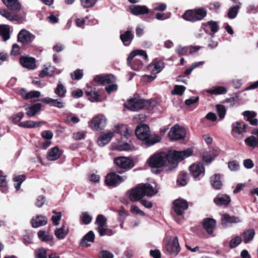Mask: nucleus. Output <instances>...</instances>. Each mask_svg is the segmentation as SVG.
<instances>
[{"instance_id":"f257e3e1","label":"nucleus","mask_w":258,"mask_h":258,"mask_svg":"<svg viewBox=\"0 0 258 258\" xmlns=\"http://www.w3.org/2000/svg\"><path fill=\"white\" fill-rule=\"evenodd\" d=\"M192 149L188 148L181 151H169L167 153L161 152L157 153L150 157L148 160L149 165L152 168L154 173H158L161 168L167 163L171 164L172 168L175 167L177 162L191 156Z\"/></svg>"},{"instance_id":"f03ea898","label":"nucleus","mask_w":258,"mask_h":258,"mask_svg":"<svg viewBox=\"0 0 258 258\" xmlns=\"http://www.w3.org/2000/svg\"><path fill=\"white\" fill-rule=\"evenodd\" d=\"M135 134L137 138L145 142V144L150 146L153 145L160 141L159 136L150 137V132L149 126L146 124H142L136 128Z\"/></svg>"},{"instance_id":"7ed1b4c3","label":"nucleus","mask_w":258,"mask_h":258,"mask_svg":"<svg viewBox=\"0 0 258 258\" xmlns=\"http://www.w3.org/2000/svg\"><path fill=\"white\" fill-rule=\"evenodd\" d=\"M138 56H142L144 59H147L148 57L145 51L136 50L130 53L127 60L128 65L136 71L141 70L143 67V63Z\"/></svg>"},{"instance_id":"20e7f679","label":"nucleus","mask_w":258,"mask_h":258,"mask_svg":"<svg viewBox=\"0 0 258 258\" xmlns=\"http://www.w3.org/2000/svg\"><path fill=\"white\" fill-rule=\"evenodd\" d=\"M207 15V10L205 8L201 7L186 11L183 14L182 18L186 21L195 22L202 20Z\"/></svg>"},{"instance_id":"39448f33","label":"nucleus","mask_w":258,"mask_h":258,"mask_svg":"<svg viewBox=\"0 0 258 258\" xmlns=\"http://www.w3.org/2000/svg\"><path fill=\"white\" fill-rule=\"evenodd\" d=\"M151 101L140 98H134L130 99L125 104V106L132 111H137L140 109H150Z\"/></svg>"},{"instance_id":"423d86ee","label":"nucleus","mask_w":258,"mask_h":258,"mask_svg":"<svg viewBox=\"0 0 258 258\" xmlns=\"http://www.w3.org/2000/svg\"><path fill=\"white\" fill-rule=\"evenodd\" d=\"M106 117L101 114L95 116L88 123L89 126L93 131H99L103 130L106 125Z\"/></svg>"},{"instance_id":"0eeeda50","label":"nucleus","mask_w":258,"mask_h":258,"mask_svg":"<svg viewBox=\"0 0 258 258\" xmlns=\"http://www.w3.org/2000/svg\"><path fill=\"white\" fill-rule=\"evenodd\" d=\"M185 135V129L178 124H175L172 126L168 133V136L171 140H183Z\"/></svg>"},{"instance_id":"6e6552de","label":"nucleus","mask_w":258,"mask_h":258,"mask_svg":"<svg viewBox=\"0 0 258 258\" xmlns=\"http://www.w3.org/2000/svg\"><path fill=\"white\" fill-rule=\"evenodd\" d=\"M245 124L237 121L232 124V135L237 140H241L244 137L246 132Z\"/></svg>"},{"instance_id":"1a4fd4ad","label":"nucleus","mask_w":258,"mask_h":258,"mask_svg":"<svg viewBox=\"0 0 258 258\" xmlns=\"http://www.w3.org/2000/svg\"><path fill=\"white\" fill-rule=\"evenodd\" d=\"M85 92L91 102H97L102 101L100 93L96 88L87 85L85 88Z\"/></svg>"},{"instance_id":"9d476101","label":"nucleus","mask_w":258,"mask_h":258,"mask_svg":"<svg viewBox=\"0 0 258 258\" xmlns=\"http://www.w3.org/2000/svg\"><path fill=\"white\" fill-rule=\"evenodd\" d=\"M125 179V177L119 176L113 172H110L107 174L105 182L108 186H116L123 182Z\"/></svg>"},{"instance_id":"9b49d317","label":"nucleus","mask_w":258,"mask_h":258,"mask_svg":"<svg viewBox=\"0 0 258 258\" xmlns=\"http://www.w3.org/2000/svg\"><path fill=\"white\" fill-rule=\"evenodd\" d=\"M35 38V36L25 29L21 30L18 34V40L23 45H27L32 43Z\"/></svg>"},{"instance_id":"f8f14e48","label":"nucleus","mask_w":258,"mask_h":258,"mask_svg":"<svg viewBox=\"0 0 258 258\" xmlns=\"http://www.w3.org/2000/svg\"><path fill=\"white\" fill-rule=\"evenodd\" d=\"M168 238L169 240L166 246V250L169 254L176 255L180 250L178 237L175 236L172 239L170 237Z\"/></svg>"},{"instance_id":"ddd939ff","label":"nucleus","mask_w":258,"mask_h":258,"mask_svg":"<svg viewBox=\"0 0 258 258\" xmlns=\"http://www.w3.org/2000/svg\"><path fill=\"white\" fill-rule=\"evenodd\" d=\"M173 210L178 216H181L184 211L188 208L187 202L182 199H178L173 202Z\"/></svg>"},{"instance_id":"4468645a","label":"nucleus","mask_w":258,"mask_h":258,"mask_svg":"<svg viewBox=\"0 0 258 258\" xmlns=\"http://www.w3.org/2000/svg\"><path fill=\"white\" fill-rule=\"evenodd\" d=\"M189 169L191 176L194 178L203 177L205 174V168L201 163L193 164Z\"/></svg>"},{"instance_id":"2eb2a0df","label":"nucleus","mask_w":258,"mask_h":258,"mask_svg":"<svg viewBox=\"0 0 258 258\" xmlns=\"http://www.w3.org/2000/svg\"><path fill=\"white\" fill-rule=\"evenodd\" d=\"M60 71H57L56 69L50 64H45L39 74V77L44 78L46 76L52 77L54 74H59Z\"/></svg>"},{"instance_id":"dca6fc26","label":"nucleus","mask_w":258,"mask_h":258,"mask_svg":"<svg viewBox=\"0 0 258 258\" xmlns=\"http://www.w3.org/2000/svg\"><path fill=\"white\" fill-rule=\"evenodd\" d=\"M114 162L116 165L123 169H131L134 166L133 161L125 157H119L114 159Z\"/></svg>"},{"instance_id":"f3484780","label":"nucleus","mask_w":258,"mask_h":258,"mask_svg":"<svg viewBox=\"0 0 258 258\" xmlns=\"http://www.w3.org/2000/svg\"><path fill=\"white\" fill-rule=\"evenodd\" d=\"M94 80L97 83L102 85H110L115 83L116 82L115 77L112 75H107L106 76L98 75L95 77Z\"/></svg>"},{"instance_id":"a211bd4d","label":"nucleus","mask_w":258,"mask_h":258,"mask_svg":"<svg viewBox=\"0 0 258 258\" xmlns=\"http://www.w3.org/2000/svg\"><path fill=\"white\" fill-rule=\"evenodd\" d=\"M230 202V197L226 194H218L214 199V203L218 206L226 207Z\"/></svg>"},{"instance_id":"6ab92c4d","label":"nucleus","mask_w":258,"mask_h":258,"mask_svg":"<svg viewBox=\"0 0 258 258\" xmlns=\"http://www.w3.org/2000/svg\"><path fill=\"white\" fill-rule=\"evenodd\" d=\"M241 221L239 217L231 216L227 214H224L221 217V224L225 227L227 226L229 224H236Z\"/></svg>"},{"instance_id":"aec40b11","label":"nucleus","mask_w":258,"mask_h":258,"mask_svg":"<svg viewBox=\"0 0 258 258\" xmlns=\"http://www.w3.org/2000/svg\"><path fill=\"white\" fill-rule=\"evenodd\" d=\"M20 62L23 67L29 70H33L36 68V60L32 57L22 56L20 58Z\"/></svg>"},{"instance_id":"412c9836","label":"nucleus","mask_w":258,"mask_h":258,"mask_svg":"<svg viewBox=\"0 0 258 258\" xmlns=\"http://www.w3.org/2000/svg\"><path fill=\"white\" fill-rule=\"evenodd\" d=\"M254 136H251L245 139V144L253 149L258 147V131L254 130L252 132Z\"/></svg>"},{"instance_id":"4be33fe9","label":"nucleus","mask_w":258,"mask_h":258,"mask_svg":"<svg viewBox=\"0 0 258 258\" xmlns=\"http://www.w3.org/2000/svg\"><path fill=\"white\" fill-rule=\"evenodd\" d=\"M143 192L139 184L136 188L129 191V198L132 201H139L144 197Z\"/></svg>"},{"instance_id":"5701e85b","label":"nucleus","mask_w":258,"mask_h":258,"mask_svg":"<svg viewBox=\"0 0 258 258\" xmlns=\"http://www.w3.org/2000/svg\"><path fill=\"white\" fill-rule=\"evenodd\" d=\"M131 12L134 15H144L148 14L149 10L146 6H132L130 7Z\"/></svg>"},{"instance_id":"b1692460","label":"nucleus","mask_w":258,"mask_h":258,"mask_svg":"<svg viewBox=\"0 0 258 258\" xmlns=\"http://www.w3.org/2000/svg\"><path fill=\"white\" fill-rule=\"evenodd\" d=\"M114 136V132H109L102 134L99 137L97 143L100 146H104L107 144Z\"/></svg>"},{"instance_id":"393cba45","label":"nucleus","mask_w":258,"mask_h":258,"mask_svg":"<svg viewBox=\"0 0 258 258\" xmlns=\"http://www.w3.org/2000/svg\"><path fill=\"white\" fill-rule=\"evenodd\" d=\"M140 185L143 191L144 196L152 197L157 192V190L149 183L141 184Z\"/></svg>"},{"instance_id":"a878e982","label":"nucleus","mask_w":258,"mask_h":258,"mask_svg":"<svg viewBox=\"0 0 258 258\" xmlns=\"http://www.w3.org/2000/svg\"><path fill=\"white\" fill-rule=\"evenodd\" d=\"M32 226L33 228H38L45 225L47 223L46 217L42 215H38L31 220Z\"/></svg>"},{"instance_id":"bb28decb","label":"nucleus","mask_w":258,"mask_h":258,"mask_svg":"<svg viewBox=\"0 0 258 258\" xmlns=\"http://www.w3.org/2000/svg\"><path fill=\"white\" fill-rule=\"evenodd\" d=\"M203 226L209 234H212L216 227V221L211 218L205 219L203 222Z\"/></svg>"},{"instance_id":"cd10ccee","label":"nucleus","mask_w":258,"mask_h":258,"mask_svg":"<svg viewBox=\"0 0 258 258\" xmlns=\"http://www.w3.org/2000/svg\"><path fill=\"white\" fill-rule=\"evenodd\" d=\"M95 234L92 231H90L82 239L81 244L83 247L91 246V243L94 242Z\"/></svg>"},{"instance_id":"c85d7f7f","label":"nucleus","mask_w":258,"mask_h":258,"mask_svg":"<svg viewBox=\"0 0 258 258\" xmlns=\"http://www.w3.org/2000/svg\"><path fill=\"white\" fill-rule=\"evenodd\" d=\"M120 38L124 45L128 46L134 38V34L131 30H128L120 34Z\"/></svg>"},{"instance_id":"c756f323","label":"nucleus","mask_w":258,"mask_h":258,"mask_svg":"<svg viewBox=\"0 0 258 258\" xmlns=\"http://www.w3.org/2000/svg\"><path fill=\"white\" fill-rule=\"evenodd\" d=\"M97 225L96 230L98 232H102L103 228L107 227V219L102 215H98L95 222Z\"/></svg>"},{"instance_id":"7c9ffc66","label":"nucleus","mask_w":258,"mask_h":258,"mask_svg":"<svg viewBox=\"0 0 258 258\" xmlns=\"http://www.w3.org/2000/svg\"><path fill=\"white\" fill-rule=\"evenodd\" d=\"M3 3L9 9L18 11L21 9V5L17 0H3Z\"/></svg>"},{"instance_id":"2f4dec72","label":"nucleus","mask_w":258,"mask_h":258,"mask_svg":"<svg viewBox=\"0 0 258 258\" xmlns=\"http://www.w3.org/2000/svg\"><path fill=\"white\" fill-rule=\"evenodd\" d=\"M61 152L57 146L52 148L49 150L47 155V158L50 161H55L60 156Z\"/></svg>"},{"instance_id":"473e14b6","label":"nucleus","mask_w":258,"mask_h":258,"mask_svg":"<svg viewBox=\"0 0 258 258\" xmlns=\"http://www.w3.org/2000/svg\"><path fill=\"white\" fill-rule=\"evenodd\" d=\"M54 92L56 96L60 98H63L66 96L67 89L61 82L57 84Z\"/></svg>"},{"instance_id":"72a5a7b5","label":"nucleus","mask_w":258,"mask_h":258,"mask_svg":"<svg viewBox=\"0 0 258 258\" xmlns=\"http://www.w3.org/2000/svg\"><path fill=\"white\" fill-rule=\"evenodd\" d=\"M243 115L247 118V120L252 125H256L258 123V120L255 118L256 113L253 111H245L243 112Z\"/></svg>"},{"instance_id":"f704fd0d","label":"nucleus","mask_w":258,"mask_h":258,"mask_svg":"<svg viewBox=\"0 0 258 258\" xmlns=\"http://www.w3.org/2000/svg\"><path fill=\"white\" fill-rule=\"evenodd\" d=\"M202 26L204 31H205L207 33H208V31L205 29V27L206 26H209L210 27V29L213 33H215L219 30V25L218 23L214 21H210L207 23H203Z\"/></svg>"},{"instance_id":"c9c22d12","label":"nucleus","mask_w":258,"mask_h":258,"mask_svg":"<svg viewBox=\"0 0 258 258\" xmlns=\"http://www.w3.org/2000/svg\"><path fill=\"white\" fill-rule=\"evenodd\" d=\"M41 106L40 103H37L27 108L26 114L29 117L34 116L41 109Z\"/></svg>"},{"instance_id":"e433bc0d","label":"nucleus","mask_w":258,"mask_h":258,"mask_svg":"<svg viewBox=\"0 0 258 258\" xmlns=\"http://www.w3.org/2000/svg\"><path fill=\"white\" fill-rule=\"evenodd\" d=\"M43 124L42 122L34 121L32 120H27L21 122L19 123V126L24 128H33L40 126Z\"/></svg>"},{"instance_id":"4c0bfd02","label":"nucleus","mask_w":258,"mask_h":258,"mask_svg":"<svg viewBox=\"0 0 258 258\" xmlns=\"http://www.w3.org/2000/svg\"><path fill=\"white\" fill-rule=\"evenodd\" d=\"M211 183L215 189H220L222 186L220 175L216 174L213 176H212L211 177Z\"/></svg>"},{"instance_id":"58836bf2","label":"nucleus","mask_w":258,"mask_h":258,"mask_svg":"<svg viewBox=\"0 0 258 258\" xmlns=\"http://www.w3.org/2000/svg\"><path fill=\"white\" fill-rule=\"evenodd\" d=\"M68 232V228H66L64 225H62L61 227L55 229L54 234L58 239H63L66 237Z\"/></svg>"},{"instance_id":"ea45409f","label":"nucleus","mask_w":258,"mask_h":258,"mask_svg":"<svg viewBox=\"0 0 258 258\" xmlns=\"http://www.w3.org/2000/svg\"><path fill=\"white\" fill-rule=\"evenodd\" d=\"M0 36L4 41L10 38V27L7 25H0Z\"/></svg>"},{"instance_id":"a19ab883","label":"nucleus","mask_w":258,"mask_h":258,"mask_svg":"<svg viewBox=\"0 0 258 258\" xmlns=\"http://www.w3.org/2000/svg\"><path fill=\"white\" fill-rule=\"evenodd\" d=\"M255 235V231L254 229H248L243 232V238L245 243H249L253 240Z\"/></svg>"},{"instance_id":"79ce46f5","label":"nucleus","mask_w":258,"mask_h":258,"mask_svg":"<svg viewBox=\"0 0 258 258\" xmlns=\"http://www.w3.org/2000/svg\"><path fill=\"white\" fill-rule=\"evenodd\" d=\"M163 64L161 62H156L152 65H150L149 67V69H152L153 71L154 72V74L151 76L152 80L154 79L156 77V74L160 73L162 68H163Z\"/></svg>"},{"instance_id":"37998d69","label":"nucleus","mask_w":258,"mask_h":258,"mask_svg":"<svg viewBox=\"0 0 258 258\" xmlns=\"http://www.w3.org/2000/svg\"><path fill=\"white\" fill-rule=\"evenodd\" d=\"M206 92L211 94L220 95L226 94L227 91L226 88L222 86H218L213 89H208L206 90Z\"/></svg>"},{"instance_id":"c03bdc74","label":"nucleus","mask_w":258,"mask_h":258,"mask_svg":"<svg viewBox=\"0 0 258 258\" xmlns=\"http://www.w3.org/2000/svg\"><path fill=\"white\" fill-rule=\"evenodd\" d=\"M116 132L117 134L123 136L125 138H128L130 136L128 126L124 124L118 126L116 128Z\"/></svg>"},{"instance_id":"a18cd8bd","label":"nucleus","mask_w":258,"mask_h":258,"mask_svg":"<svg viewBox=\"0 0 258 258\" xmlns=\"http://www.w3.org/2000/svg\"><path fill=\"white\" fill-rule=\"evenodd\" d=\"M26 179V177L24 175H20L16 176L13 178V181L16 182L15 184V187L17 191H18L21 187V184Z\"/></svg>"},{"instance_id":"49530a36","label":"nucleus","mask_w":258,"mask_h":258,"mask_svg":"<svg viewBox=\"0 0 258 258\" xmlns=\"http://www.w3.org/2000/svg\"><path fill=\"white\" fill-rule=\"evenodd\" d=\"M64 120L67 123L72 125L78 123L80 121V119L72 113H68L66 114Z\"/></svg>"},{"instance_id":"de8ad7c7","label":"nucleus","mask_w":258,"mask_h":258,"mask_svg":"<svg viewBox=\"0 0 258 258\" xmlns=\"http://www.w3.org/2000/svg\"><path fill=\"white\" fill-rule=\"evenodd\" d=\"M240 5L241 4L238 3V5L230 8L227 15V16L229 19H234L236 17L238 10L240 8Z\"/></svg>"},{"instance_id":"09e8293b","label":"nucleus","mask_w":258,"mask_h":258,"mask_svg":"<svg viewBox=\"0 0 258 258\" xmlns=\"http://www.w3.org/2000/svg\"><path fill=\"white\" fill-rule=\"evenodd\" d=\"M7 185L6 176L4 175L2 171L0 170V188L2 192H4L7 190Z\"/></svg>"},{"instance_id":"8fccbe9b","label":"nucleus","mask_w":258,"mask_h":258,"mask_svg":"<svg viewBox=\"0 0 258 258\" xmlns=\"http://www.w3.org/2000/svg\"><path fill=\"white\" fill-rule=\"evenodd\" d=\"M0 15L12 21L17 20L18 18V17L16 15H12L11 13L6 10H0Z\"/></svg>"},{"instance_id":"3c124183","label":"nucleus","mask_w":258,"mask_h":258,"mask_svg":"<svg viewBox=\"0 0 258 258\" xmlns=\"http://www.w3.org/2000/svg\"><path fill=\"white\" fill-rule=\"evenodd\" d=\"M177 182L182 186L185 185L188 182V175L185 172H181L179 174Z\"/></svg>"},{"instance_id":"603ef678","label":"nucleus","mask_w":258,"mask_h":258,"mask_svg":"<svg viewBox=\"0 0 258 258\" xmlns=\"http://www.w3.org/2000/svg\"><path fill=\"white\" fill-rule=\"evenodd\" d=\"M52 213H53V215L51 217L52 224L54 226H57L59 225V221L61 218V212H57L55 211H53Z\"/></svg>"},{"instance_id":"864d4df0","label":"nucleus","mask_w":258,"mask_h":258,"mask_svg":"<svg viewBox=\"0 0 258 258\" xmlns=\"http://www.w3.org/2000/svg\"><path fill=\"white\" fill-rule=\"evenodd\" d=\"M38 238L43 241H48L52 239V236L47 234L43 230H40L38 232Z\"/></svg>"},{"instance_id":"5fc2aeb1","label":"nucleus","mask_w":258,"mask_h":258,"mask_svg":"<svg viewBox=\"0 0 258 258\" xmlns=\"http://www.w3.org/2000/svg\"><path fill=\"white\" fill-rule=\"evenodd\" d=\"M83 76V71L81 69H77L71 74V77L73 80H80Z\"/></svg>"},{"instance_id":"6e6d98bb","label":"nucleus","mask_w":258,"mask_h":258,"mask_svg":"<svg viewBox=\"0 0 258 258\" xmlns=\"http://www.w3.org/2000/svg\"><path fill=\"white\" fill-rule=\"evenodd\" d=\"M175 51L179 55H186L189 54L188 46L179 45L176 48Z\"/></svg>"},{"instance_id":"4d7b16f0","label":"nucleus","mask_w":258,"mask_h":258,"mask_svg":"<svg viewBox=\"0 0 258 258\" xmlns=\"http://www.w3.org/2000/svg\"><path fill=\"white\" fill-rule=\"evenodd\" d=\"M171 14L170 12L166 13H157L155 14V18L158 20L164 21L170 18Z\"/></svg>"},{"instance_id":"13d9d810","label":"nucleus","mask_w":258,"mask_h":258,"mask_svg":"<svg viewBox=\"0 0 258 258\" xmlns=\"http://www.w3.org/2000/svg\"><path fill=\"white\" fill-rule=\"evenodd\" d=\"M153 10L156 11H164L167 9V5L165 3H157L153 5Z\"/></svg>"},{"instance_id":"bf43d9fd","label":"nucleus","mask_w":258,"mask_h":258,"mask_svg":"<svg viewBox=\"0 0 258 258\" xmlns=\"http://www.w3.org/2000/svg\"><path fill=\"white\" fill-rule=\"evenodd\" d=\"M242 239L240 236H236L231 239L230 241V247L233 248L237 246L241 242Z\"/></svg>"},{"instance_id":"052dcab7","label":"nucleus","mask_w":258,"mask_h":258,"mask_svg":"<svg viewBox=\"0 0 258 258\" xmlns=\"http://www.w3.org/2000/svg\"><path fill=\"white\" fill-rule=\"evenodd\" d=\"M81 5L85 8L93 7L97 0H80Z\"/></svg>"},{"instance_id":"680f3d73","label":"nucleus","mask_w":258,"mask_h":258,"mask_svg":"<svg viewBox=\"0 0 258 258\" xmlns=\"http://www.w3.org/2000/svg\"><path fill=\"white\" fill-rule=\"evenodd\" d=\"M216 109L219 117L221 119H223L226 113V109L225 107L222 105L219 104L216 105Z\"/></svg>"},{"instance_id":"e2e57ef3","label":"nucleus","mask_w":258,"mask_h":258,"mask_svg":"<svg viewBox=\"0 0 258 258\" xmlns=\"http://www.w3.org/2000/svg\"><path fill=\"white\" fill-rule=\"evenodd\" d=\"M81 219L84 224H88L91 222L92 218L87 212H84L81 215Z\"/></svg>"},{"instance_id":"0e129e2a","label":"nucleus","mask_w":258,"mask_h":258,"mask_svg":"<svg viewBox=\"0 0 258 258\" xmlns=\"http://www.w3.org/2000/svg\"><path fill=\"white\" fill-rule=\"evenodd\" d=\"M229 169L231 171H236L239 169V164L237 161H231L228 162Z\"/></svg>"},{"instance_id":"69168bd1","label":"nucleus","mask_w":258,"mask_h":258,"mask_svg":"<svg viewBox=\"0 0 258 258\" xmlns=\"http://www.w3.org/2000/svg\"><path fill=\"white\" fill-rule=\"evenodd\" d=\"M185 90V87L183 86L176 85L175 86L174 90L171 92L173 95H182Z\"/></svg>"},{"instance_id":"338daca9","label":"nucleus","mask_w":258,"mask_h":258,"mask_svg":"<svg viewBox=\"0 0 258 258\" xmlns=\"http://www.w3.org/2000/svg\"><path fill=\"white\" fill-rule=\"evenodd\" d=\"M98 256L99 258H113L114 255L108 250H102L99 252Z\"/></svg>"},{"instance_id":"774afa93","label":"nucleus","mask_w":258,"mask_h":258,"mask_svg":"<svg viewBox=\"0 0 258 258\" xmlns=\"http://www.w3.org/2000/svg\"><path fill=\"white\" fill-rule=\"evenodd\" d=\"M36 258H46V251L43 248H41L35 251Z\"/></svg>"}]
</instances>
